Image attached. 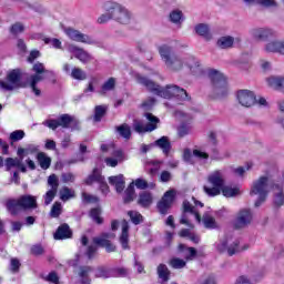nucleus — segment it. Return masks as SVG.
<instances>
[{
    "label": "nucleus",
    "instance_id": "1",
    "mask_svg": "<svg viewBox=\"0 0 284 284\" xmlns=\"http://www.w3.org/2000/svg\"><path fill=\"white\" fill-rule=\"evenodd\" d=\"M135 79L136 82L140 83V85H144V88H146L149 92H153V94H156L162 99H172L175 97V99H179L180 101H190V95H187V91L181 89L179 85L169 84L165 88H161L159 84L154 83V81L141 74H136Z\"/></svg>",
    "mask_w": 284,
    "mask_h": 284
},
{
    "label": "nucleus",
    "instance_id": "2",
    "mask_svg": "<svg viewBox=\"0 0 284 284\" xmlns=\"http://www.w3.org/2000/svg\"><path fill=\"white\" fill-rule=\"evenodd\" d=\"M105 13L98 18V23H108V21H116L122 26H128L132 21V12L121 3L106 1L104 3Z\"/></svg>",
    "mask_w": 284,
    "mask_h": 284
},
{
    "label": "nucleus",
    "instance_id": "3",
    "mask_svg": "<svg viewBox=\"0 0 284 284\" xmlns=\"http://www.w3.org/2000/svg\"><path fill=\"white\" fill-rule=\"evenodd\" d=\"M276 184H272L270 178L261 176L258 180L254 181L251 187V194L258 196L257 201L255 202V207H261L265 200L267 199V194L270 189L274 187Z\"/></svg>",
    "mask_w": 284,
    "mask_h": 284
},
{
    "label": "nucleus",
    "instance_id": "4",
    "mask_svg": "<svg viewBox=\"0 0 284 284\" xmlns=\"http://www.w3.org/2000/svg\"><path fill=\"white\" fill-rule=\"evenodd\" d=\"M32 207H37V196L34 195H22L17 200L11 199L7 201V210L12 216L19 214L21 210H30Z\"/></svg>",
    "mask_w": 284,
    "mask_h": 284
},
{
    "label": "nucleus",
    "instance_id": "5",
    "mask_svg": "<svg viewBox=\"0 0 284 284\" xmlns=\"http://www.w3.org/2000/svg\"><path fill=\"white\" fill-rule=\"evenodd\" d=\"M209 185H204L203 190L207 196H219L221 189L225 185V173L221 170L213 171L207 176Z\"/></svg>",
    "mask_w": 284,
    "mask_h": 284
},
{
    "label": "nucleus",
    "instance_id": "6",
    "mask_svg": "<svg viewBox=\"0 0 284 284\" xmlns=\"http://www.w3.org/2000/svg\"><path fill=\"white\" fill-rule=\"evenodd\" d=\"M33 74L29 78L30 88L36 97H41V90L37 88V83H41L45 79V74H50V71L45 69V65L41 62H37L32 68Z\"/></svg>",
    "mask_w": 284,
    "mask_h": 284
},
{
    "label": "nucleus",
    "instance_id": "7",
    "mask_svg": "<svg viewBox=\"0 0 284 284\" xmlns=\"http://www.w3.org/2000/svg\"><path fill=\"white\" fill-rule=\"evenodd\" d=\"M43 125L50 128V130H57V128H73V130H78L79 120L70 114H62L57 120H47Z\"/></svg>",
    "mask_w": 284,
    "mask_h": 284
},
{
    "label": "nucleus",
    "instance_id": "8",
    "mask_svg": "<svg viewBox=\"0 0 284 284\" xmlns=\"http://www.w3.org/2000/svg\"><path fill=\"white\" fill-rule=\"evenodd\" d=\"M209 78L212 81L213 90L217 97H225L227 95V80L225 75L217 70L211 69L209 71Z\"/></svg>",
    "mask_w": 284,
    "mask_h": 284
},
{
    "label": "nucleus",
    "instance_id": "9",
    "mask_svg": "<svg viewBox=\"0 0 284 284\" xmlns=\"http://www.w3.org/2000/svg\"><path fill=\"white\" fill-rule=\"evenodd\" d=\"M145 119L149 123H143L141 120L133 121V130L138 132V134H143L145 132H154L156 130V125H159V118L154 116L152 113H145Z\"/></svg>",
    "mask_w": 284,
    "mask_h": 284
},
{
    "label": "nucleus",
    "instance_id": "10",
    "mask_svg": "<svg viewBox=\"0 0 284 284\" xmlns=\"http://www.w3.org/2000/svg\"><path fill=\"white\" fill-rule=\"evenodd\" d=\"M64 34L71 39V41H75L77 43H85L87 45H99V41L94 39V37L82 33L81 31L67 28L64 29Z\"/></svg>",
    "mask_w": 284,
    "mask_h": 284
},
{
    "label": "nucleus",
    "instance_id": "11",
    "mask_svg": "<svg viewBox=\"0 0 284 284\" xmlns=\"http://www.w3.org/2000/svg\"><path fill=\"white\" fill-rule=\"evenodd\" d=\"M250 36L254 41H270L275 39L276 30L270 27H256L250 30Z\"/></svg>",
    "mask_w": 284,
    "mask_h": 284
},
{
    "label": "nucleus",
    "instance_id": "12",
    "mask_svg": "<svg viewBox=\"0 0 284 284\" xmlns=\"http://www.w3.org/2000/svg\"><path fill=\"white\" fill-rule=\"evenodd\" d=\"M0 88L2 90H17L21 88V71L14 69L7 74L6 81H0Z\"/></svg>",
    "mask_w": 284,
    "mask_h": 284
},
{
    "label": "nucleus",
    "instance_id": "13",
    "mask_svg": "<svg viewBox=\"0 0 284 284\" xmlns=\"http://www.w3.org/2000/svg\"><path fill=\"white\" fill-rule=\"evenodd\" d=\"M48 185L50 190L47 191V193L43 195L44 199V205H50L52 201H54V196H57V192H59V178L57 174H51L48 178Z\"/></svg>",
    "mask_w": 284,
    "mask_h": 284
},
{
    "label": "nucleus",
    "instance_id": "14",
    "mask_svg": "<svg viewBox=\"0 0 284 284\" xmlns=\"http://www.w3.org/2000/svg\"><path fill=\"white\" fill-rule=\"evenodd\" d=\"M236 99L242 108H252V105H256V94L250 90L244 89L237 91Z\"/></svg>",
    "mask_w": 284,
    "mask_h": 284
},
{
    "label": "nucleus",
    "instance_id": "15",
    "mask_svg": "<svg viewBox=\"0 0 284 284\" xmlns=\"http://www.w3.org/2000/svg\"><path fill=\"white\" fill-rule=\"evenodd\" d=\"M265 54H281L284 57V39L270 40L263 45Z\"/></svg>",
    "mask_w": 284,
    "mask_h": 284
},
{
    "label": "nucleus",
    "instance_id": "16",
    "mask_svg": "<svg viewBox=\"0 0 284 284\" xmlns=\"http://www.w3.org/2000/svg\"><path fill=\"white\" fill-rule=\"evenodd\" d=\"M176 197L175 190H169L164 193L161 201L158 203V209L161 214H168V210L172 207V203H174V199Z\"/></svg>",
    "mask_w": 284,
    "mask_h": 284
},
{
    "label": "nucleus",
    "instance_id": "17",
    "mask_svg": "<svg viewBox=\"0 0 284 284\" xmlns=\"http://www.w3.org/2000/svg\"><path fill=\"white\" fill-rule=\"evenodd\" d=\"M68 52L74 55L75 59L81 61V63H90L92 59V54L88 53L83 48H79L77 44H68L67 47Z\"/></svg>",
    "mask_w": 284,
    "mask_h": 284
},
{
    "label": "nucleus",
    "instance_id": "18",
    "mask_svg": "<svg viewBox=\"0 0 284 284\" xmlns=\"http://www.w3.org/2000/svg\"><path fill=\"white\" fill-rule=\"evenodd\" d=\"M239 240L229 239L225 242L217 244L219 252H227L229 256H234L237 252H241V246Z\"/></svg>",
    "mask_w": 284,
    "mask_h": 284
},
{
    "label": "nucleus",
    "instance_id": "19",
    "mask_svg": "<svg viewBox=\"0 0 284 284\" xmlns=\"http://www.w3.org/2000/svg\"><path fill=\"white\" fill-rule=\"evenodd\" d=\"M116 236L114 233H103L102 235L94 237L93 243L100 247H104L106 252H114L116 246L110 242V239Z\"/></svg>",
    "mask_w": 284,
    "mask_h": 284
},
{
    "label": "nucleus",
    "instance_id": "20",
    "mask_svg": "<svg viewBox=\"0 0 284 284\" xmlns=\"http://www.w3.org/2000/svg\"><path fill=\"white\" fill-rule=\"evenodd\" d=\"M193 203L195 206L192 205V202L190 201H184L183 202V210L185 214H192L197 221V223H201V214L199 213V210L196 207H203V203L199 202L196 199L192 197Z\"/></svg>",
    "mask_w": 284,
    "mask_h": 284
},
{
    "label": "nucleus",
    "instance_id": "21",
    "mask_svg": "<svg viewBox=\"0 0 284 284\" xmlns=\"http://www.w3.org/2000/svg\"><path fill=\"white\" fill-rule=\"evenodd\" d=\"M252 223V211L244 209L239 212L235 220V227L241 229L250 225Z\"/></svg>",
    "mask_w": 284,
    "mask_h": 284
},
{
    "label": "nucleus",
    "instance_id": "22",
    "mask_svg": "<svg viewBox=\"0 0 284 284\" xmlns=\"http://www.w3.org/2000/svg\"><path fill=\"white\" fill-rule=\"evenodd\" d=\"M128 158L125 156V153H123L121 150H115L112 153V156L105 158L104 163H106L108 168H116L119 163H123V161H126Z\"/></svg>",
    "mask_w": 284,
    "mask_h": 284
},
{
    "label": "nucleus",
    "instance_id": "23",
    "mask_svg": "<svg viewBox=\"0 0 284 284\" xmlns=\"http://www.w3.org/2000/svg\"><path fill=\"white\" fill-rule=\"evenodd\" d=\"M121 230H122V233L120 235V243L122 245V248L123 250H130V224H128V221L123 220L121 222Z\"/></svg>",
    "mask_w": 284,
    "mask_h": 284
},
{
    "label": "nucleus",
    "instance_id": "24",
    "mask_svg": "<svg viewBox=\"0 0 284 284\" xmlns=\"http://www.w3.org/2000/svg\"><path fill=\"white\" fill-rule=\"evenodd\" d=\"M267 85L284 93V75H271L266 79Z\"/></svg>",
    "mask_w": 284,
    "mask_h": 284
},
{
    "label": "nucleus",
    "instance_id": "25",
    "mask_svg": "<svg viewBox=\"0 0 284 284\" xmlns=\"http://www.w3.org/2000/svg\"><path fill=\"white\" fill-rule=\"evenodd\" d=\"M109 183L110 185H114L118 193H121L123 190H125V178L123 174L110 176Z\"/></svg>",
    "mask_w": 284,
    "mask_h": 284
},
{
    "label": "nucleus",
    "instance_id": "26",
    "mask_svg": "<svg viewBox=\"0 0 284 284\" xmlns=\"http://www.w3.org/2000/svg\"><path fill=\"white\" fill-rule=\"evenodd\" d=\"M272 191L274 194V205L275 207H281L284 205V194H283V186L275 184L272 186Z\"/></svg>",
    "mask_w": 284,
    "mask_h": 284
},
{
    "label": "nucleus",
    "instance_id": "27",
    "mask_svg": "<svg viewBox=\"0 0 284 284\" xmlns=\"http://www.w3.org/2000/svg\"><path fill=\"white\" fill-rule=\"evenodd\" d=\"M39 145L28 144L26 148H18L17 154L19 159L23 160L24 156H30V154H38Z\"/></svg>",
    "mask_w": 284,
    "mask_h": 284
},
{
    "label": "nucleus",
    "instance_id": "28",
    "mask_svg": "<svg viewBox=\"0 0 284 284\" xmlns=\"http://www.w3.org/2000/svg\"><path fill=\"white\" fill-rule=\"evenodd\" d=\"M31 39H42L47 45H50L51 48H55V50L62 49L61 40L57 38H43L41 33L33 34Z\"/></svg>",
    "mask_w": 284,
    "mask_h": 284
},
{
    "label": "nucleus",
    "instance_id": "29",
    "mask_svg": "<svg viewBox=\"0 0 284 284\" xmlns=\"http://www.w3.org/2000/svg\"><path fill=\"white\" fill-rule=\"evenodd\" d=\"M71 236L72 231L70 230V226L68 224H62L54 233V239L57 241H63V239H70Z\"/></svg>",
    "mask_w": 284,
    "mask_h": 284
},
{
    "label": "nucleus",
    "instance_id": "30",
    "mask_svg": "<svg viewBox=\"0 0 284 284\" xmlns=\"http://www.w3.org/2000/svg\"><path fill=\"white\" fill-rule=\"evenodd\" d=\"M154 201V197L152 196V193L148 191H143L140 193L138 203L141 205V207H150Z\"/></svg>",
    "mask_w": 284,
    "mask_h": 284
},
{
    "label": "nucleus",
    "instance_id": "31",
    "mask_svg": "<svg viewBox=\"0 0 284 284\" xmlns=\"http://www.w3.org/2000/svg\"><path fill=\"white\" fill-rule=\"evenodd\" d=\"M234 41H239V38L237 39H234V37L232 36H224V37H221L219 40H217V45L222 49V50H227L230 48H234Z\"/></svg>",
    "mask_w": 284,
    "mask_h": 284
},
{
    "label": "nucleus",
    "instance_id": "32",
    "mask_svg": "<svg viewBox=\"0 0 284 284\" xmlns=\"http://www.w3.org/2000/svg\"><path fill=\"white\" fill-rule=\"evenodd\" d=\"M183 58L174 55L173 58H171V60H169V62H166V68H169V70H173L174 72H176L183 68Z\"/></svg>",
    "mask_w": 284,
    "mask_h": 284
},
{
    "label": "nucleus",
    "instance_id": "33",
    "mask_svg": "<svg viewBox=\"0 0 284 284\" xmlns=\"http://www.w3.org/2000/svg\"><path fill=\"white\" fill-rule=\"evenodd\" d=\"M159 53L162 59V61L165 63V65L171 61V59L174 57L172 54V49L170 45L163 44L159 48Z\"/></svg>",
    "mask_w": 284,
    "mask_h": 284
},
{
    "label": "nucleus",
    "instance_id": "34",
    "mask_svg": "<svg viewBox=\"0 0 284 284\" xmlns=\"http://www.w3.org/2000/svg\"><path fill=\"white\" fill-rule=\"evenodd\" d=\"M221 192H222L223 196H225L226 199H232V197L239 196V194H241V189L239 186L224 185L221 189Z\"/></svg>",
    "mask_w": 284,
    "mask_h": 284
},
{
    "label": "nucleus",
    "instance_id": "35",
    "mask_svg": "<svg viewBox=\"0 0 284 284\" xmlns=\"http://www.w3.org/2000/svg\"><path fill=\"white\" fill-rule=\"evenodd\" d=\"M37 160L42 170H48L52 165V159L48 156L44 152H39L37 154Z\"/></svg>",
    "mask_w": 284,
    "mask_h": 284
},
{
    "label": "nucleus",
    "instance_id": "36",
    "mask_svg": "<svg viewBox=\"0 0 284 284\" xmlns=\"http://www.w3.org/2000/svg\"><path fill=\"white\" fill-rule=\"evenodd\" d=\"M105 178H103V175H101V171L99 169H94L92 174H90L87 180L85 183L87 185H92V183H103V180Z\"/></svg>",
    "mask_w": 284,
    "mask_h": 284
},
{
    "label": "nucleus",
    "instance_id": "37",
    "mask_svg": "<svg viewBox=\"0 0 284 284\" xmlns=\"http://www.w3.org/2000/svg\"><path fill=\"white\" fill-rule=\"evenodd\" d=\"M77 196V193H74V190L63 186L60 190V200L63 201V203H67V201H70V199H74Z\"/></svg>",
    "mask_w": 284,
    "mask_h": 284
},
{
    "label": "nucleus",
    "instance_id": "38",
    "mask_svg": "<svg viewBox=\"0 0 284 284\" xmlns=\"http://www.w3.org/2000/svg\"><path fill=\"white\" fill-rule=\"evenodd\" d=\"M180 252H185L184 255L185 261H194L196 256V248L195 247H187L184 244L179 245Z\"/></svg>",
    "mask_w": 284,
    "mask_h": 284
},
{
    "label": "nucleus",
    "instance_id": "39",
    "mask_svg": "<svg viewBox=\"0 0 284 284\" xmlns=\"http://www.w3.org/2000/svg\"><path fill=\"white\" fill-rule=\"evenodd\" d=\"M155 145H158V148H161L164 154H170L172 145L170 144V140L168 139V136H162L161 139L155 141Z\"/></svg>",
    "mask_w": 284,
    "mask_h": 284
},
{
    "label": "nucleus",
    "instance_id": "40",
    "mask_svg": "<svg viewBox=\"0 0 284 284\" xmlns=\"http://www.w3.org/2000/svg\"><path fill=\"white\" fill-rule=\"evenodd\" d=\"M185 63L190 68L191 72H193V74H199V73L202 72V70H201V62H199L196 59L187 58Z\"/></svg>",
    "mask_w": 284,
    "mask_h": 284
},
{
    "label": "nucleus",
    "instance_id": "41",
    "mask_svg": "<svg viewBox=\"0 0 284 284\" xmlns=\"http://www.w3.org/2000/svg\"><path fill=\"white\" fill-rule=\"evenodd\" d=\"M195 32L200 37H204V39H212V34L210 33V27H207V24H197L195 27Z\"/></svg>",
    "mask_w": 284,
    "mask_h": 284
},
{
    "label": "nucleus",
    "instance_id": "42",
    "mask_svg": "<svg viewBox=\"0 0 284 284\" xmlns=\"http://www.w3.org/2000/svg\"><path fill=\"white\" fill-rule=\"evenodd\" d=\"M158 275H159V278H161L164 282L170 281V270L165 264H160L158 266Z\"/></svg>",
    "mask_w": 284,
    "mask_h": 284
},
{
    "label": "nucleus",
    "instance_id": "43",
    "mask_svg": "<svg viewBox=\"0 0 284 284\" xmlns=\"http://www.w3.org/2000/svg\"><path fill=\"white\" fill-rule=\"evenodd\" d=\"M169 265L173 267V270H183V267L187 265V262L180 257H173L170 260Z\"/></svg>",
    "mask_w": 284,
    "mask_h": 284
},
{
    "label": "nucleus",
    "instance_id": "44",
    "mask_svg": "<svg viewBox=\"0 0 284 284\" xmlns=\"http://www.w3.org/2000/svg\"><path fill=\"white\" fill-rule=\"evenodd\" d=\"M71 77L77 81H85L88 79V74H85L84 70L81 68H73L71 71Z\"/></svg>",
    "mask_w": 284,
    "mask_h": 284
},
{
    "label": "nucleus",
    "instance_id": "45",
    "mask_svg": "<svg viewBox=\"0 0 284 284\" xmlns=\"http://www.w3.org/2000/svg\"><path fill=\"white\" fill-rule=\"evenodd\" d=\"M202 222L207 230H214L216 227V220L210 213L203 215Z\"/></svg>",
    "mask_w": 284,
    "mask_h": 284
},
{
    "label": "nucleus",
    "instance_id": "46",
    "mask_svg": "<svg viewBox=\"0 0 284 284\" xmlns=\"http://www.w3.org/2000/svg\"><path fill=\"white\" fill-rule=\"evenodd\" d=\"M116 132H119L120 136L123 139H130V136H132V129H130L128 124L116 126Z\"/></svg>",
    "mask_w": 284,
    "mask_h": 284
},
{
    "label": "nucleus",
    "instance_id": "47",
    "mask_svg": "<svg viewBox=\"0 0 284 284\" xmlns=\"http://www.w3.org/2000/svg\"><path fill=\"white\" fill-rule=\"evenodd\" d=\"M169 19L171 23H181L183 21V11L179 9L171 11Z\"/></svg>",
    "mask_w": 284,
    "mask_h": 284
},
{
    "label": "nucleus",
    "instance_id": "48",
    "mask_svg": "<svg viewBox=\"0 0 284 284\" xmlns=\"http://www.w3.org/2000/svg\"><path fill=\"white\" fill-rule=\"evenodd\" d=\"M134 182H132L124 192V203H132L134 201Z\"/></svg>",
    "mask_w": 284,
    "mask_h": 284
},
{
    "label": "nucleus",
    "instance_id": "49",
    "mask_svg": "<svg viewBox=\"0 0 284 284\" xmlns=\"http://www.w3.org/2000/svg\"><path fill=\"white\" fill-rule=\"evenodd\" d=\"M62 212H63V205H61V202H54L50 211V216L52 219H59Z\"/></svg>",
    "mask_w": 284,
    "mask_h": 284
},
{
    "label": "nucleus",
    "instance_id": "50",
    "mask_svg": "<svg viewBox=\"0 0 284 284\" xmlns=\"http://www.w3.org/2000/svg\"><path fill=\"white\" fill-rule=\"evenodd\" d=\"M90 272H92V267L90 266L80 267L79 276L82 278V284H90V280H88Z\"/></svg>",
    "mask_w": 284,
    "mask_h": 284
},
{
    "label": "nucleus",
    "instance_id": "51",
    "mask_svg": "<svg viewBox=\"0 0 284 284\" xmlns=\"http://www.w3.org/2000/svg\"><path fill=\"white\" fill-rule=\"evenodd\" d=\"M105 112H108V106L105 105H97L94 110V121L99 122L103 116H105Z\"/></svg>",
    "mask_w": 284,
    "mask_h": 284
},
{
    "label": "nucleus",
    "instance_id": "52",
    "mask_svg": "<svg viewBox=\"0 0 284 284\" xmlns=\"http://www.w3.org/2000/svg\"><path fill=\"white\" fill-rule=\"evenodd\" d=\"M116 85V80L114 78H110L106 82H104V84L102 85L101 89V94H105V92H110L114 89V87Z\"/></svg>",
    "mask_w": 284,
    "mask_h": 284
},
{
    "label": "nucleus",
    "instance_id": "53",
    "mask_svg": "<svg viewBox=\"0 0 284 284\" xmlns=\"http://www.w3.org/2000/svg\"><path fill=\"white\" fill-rule=\"evenodd\" d=\"M90 216L95 223H98V225H101V223H103V217H101V209L100 207L92 209L90 212Z\"/></svg>",
    "mask_w": 284,
    "mask_h": 284
},
{
    "label": "nucleus",
    "instance_id": "54",
    "mask_svg": "<svg viewBox=\"0 0 284 284\" xmlns=\"http://www.w3.org/2000/svg\"><path fill=\"white\" fill-rule=\"evenodd\" d=\"M21 161L22 160L19 158H14V159L8 158L6 160L7 172H10V170H12V168H19Z\"/></svg>",
    "mask_w": 284,
    "mask_h": 284
},
{
    "label": "nucleus",
    "instance_id": "55",
    "mask_svg": "<svg viewBox=\"0 0 284 284\" xmlns=\"http://www.w3.org/2000/svg\"><path fill=\"white\" fill-rule=\"evenodd\" d=\"M253 165L254 164L252 162H248V163H246L245 166H239V168L234 169L233 172L236 176H243V174H245V172H247L248 170H252Z\"/></svg>",
    "mask_w": 284,
    "mask_h": 284
},
{
    "label": "nucleus",
    "instance_id": "56",
    "mask_svg": "<svg viewBox=\"0 0 284 284\" xmlns=\"http://www.w3.org/2000/svg\"><path fill=\"white\" fill-rule=\"evenodd\" d=\"M112 272L108 268L100 267L95 271V278H110Z\"/></svg>",
    "mask_w": 284,
    "mask_h": 284
},
{
    "label": "nucleus",
    "instance_id": "57",
    "mask_svg": "<svg viewBox=\"0 0 284 284\" xmlns=\"http://www.w3.org/2000/svg\"><path fill=\"white\" fill-rule=\"evenodd\" d=\"M128 214H129L132 223H134V225H139V223L143 222V215H141V213H139L136 211H130Z\"/></svg>",
    "mask_w": 284,
    "mask_h": 284
},
{
    "label": "nucleus",
    "instance_id": "58",
    "mask_svg": "<svg viewBox=\"0 0 284 284\" xmlns=\"http://www.w3.org/2000/svg\"><path fill=\"white\" fill-rule=\"evenodd\" d=\"M192 133V125L190 124H182L179 129H178V134L179 136L183 138V136H187V134Z\"/></svg>",
    "mask_w": 284,
    "mask_h": 284
},
{
    "label": "nucleus",
    "instance_id": "59",
    "mask_svg": "<svg viewBox=\"0 0 284 284\" xmlns=\"http://www.w3.org/2000/svg\"><path fill=\"white\" fill-rule=\"evenodd\" d=\"M24 136L26 132H23V130H17L10 134L9 139L14 143L17 141H21Z\"/></svg>",
    "mask_w": 284,
    "mask_h": 284
},
{
    "label": "nucleus",
    "instance_id": "60",
    "mask_svg": "<svg viewBox=\"0 0 284 284\" xmlns=\"http://www.w3.org/2000/svg\"><path fill=\"white\" fill-rule=\"evenodd\" d=\"M26 30V27L21 22H16L14 24L11 26L10 28V33L11 34H21Z\"/></svg>",
    "mask_w": 284,
    "mask_h": 284
},
{
    "label": "nucleus",
    "instance_id": "61",
    "mask_svg": "<svg viewBox=\"0 0 284 284\" xmlns=\"http://www.w3.org/2000/svg\"><path fill=\"white\" fill-rule=\"evenodd\" d=\"M85 152H88V146L85 144H80V154L78 155V159L71 161V163H83V161H85V156H83Z\"/></svg>",
    "mask_w": 284,
    "mask_h": 284
},
{
    "label": "nucleus",
    "instance_id": "62",
    "mask_svg": "<svg viewBox=\"0 0 284 284\" xmlns=\"http://www.w3.org/2000/svg\"><path fill=\"white\" fill-rule=\"evenodd\" d=\"M193 156H195V159H201V160L210 159V154H207L206 152L202 151L201 149H194L193 150Z\"/></svg>",
    "mask_w": 284,
    "mask_h": 284
},
{
    "label": "nucleus",
    "instance_id": "63",
    "mask_svg": "<svg viewBox=\"0 0 284 284\" xmlns=\"http://www.w3.org/2000/svg\"><path fill=\"white\" fill-rule=\"evenodd\" d=\"M138 187V190H145L148 187V181L145 179L139 178L133 182V187Z\"/></svg>",
    "mask_w": 284,
    "mask_h": 284
},
{
    "label": "nucleus",
    "instance_id": "64",
    "mask_svg": "<svg viewBox=\"0 0 284 284\" xmlns=\"http://www.w3.org/2000/svg\"><path fill=\"white\" fill-rule=\"evenodd\" d=\"M74 179H75V176L71 172L61 174L62 183H74Z\"/></svg>",
    "mask_w": 284,
    "mask_h": 284
}]
</instances>
